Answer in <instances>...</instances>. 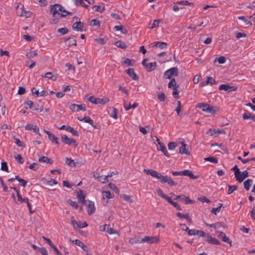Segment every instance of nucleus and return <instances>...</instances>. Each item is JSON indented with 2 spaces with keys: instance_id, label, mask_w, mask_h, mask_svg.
Returning a JSON list of instances; mask_svg holds the SVG:
<instances>
[{
  "instance_id": "nucleus-8",
  "label": "nucleus",
  "mask_w": 255,
  "mask_h": 255,
  "mask_svg": "<svg viewBox=\"0 0 255 255\" xmlns=\"http://www.w3.org/2000/svg\"><path fill=\"white\" fill-rule=\"evenodd\" d=\"M71 242L76 245L79 246V247H81L82 250L87 254H88L89 252H90V250L89 247L85 245L82 242H81L80 241L76 239L74 240L71 241Z\"/></svg>"
},
{
  "instance_id": "nucleus-42",
  "label": "nucleus",
  "mask_w": 255,
  "mask_h": 255,
  "mask_svg": "<svg viewBox=\"0 0 255 255\" xmlns=\"http://www.w3.org/2000/svg\"><path fill=\"white\" fill-rule=\"evenodd\" d=\"M38 160L41 163H51V162H50V159L46 156H41L39 157Z\"/></svg>"
},
{
  "instance_id": "nucleus-18",
  "label": "nucleus",
  "mask_w": 255,
  "mask_h": 255,
  "mask_svg": "<svg viewBox=\"0 0 255 255\" xmlns=\"http://www.w3.org/2000/svg\"><path fill=\"white\" fill-rule=\"evenodd\" d=\"M25 128L26 130H32L34 132L36 133L39 135H41V134L39 132V128L36 126H34L32 124H27L25 126Z\"/></svg>"
},
{
  "instance_id": "nucleus-62",
  "label": "nucleus",
  "mask_w": 255,
  "mask_h": 255,
  "mask_svg": "<svg viewBox=\"0 0 255 255\" xmlns=\"http://www.w3.org/2000/svg\"><path fill=\"white\" fill-rule=\"evenodd\" d=\"M110 189H112L113 190L115 191L116 193H119V190L118 188L116 187L115 184L110 183L108 185Z\"/></svg>"
},
{
  "instance_id": "nucleus-7",
  "label": "nucleus",
  "mask_w": 255,
  "mask_h": 255,
  "mask_svg": "<svg viewBox=\"0 0 255 255\" xmlns=\"http://www.w3.org/2000/svg\"><path fill=\"white\" fill-rule=\"evenodd\" d=\"M159 237L158 236H145L141 242L142 243H146L147 244H154L159 242Z\"/></svg>"
},
{
  "instance_id": "nucleus-6",
  "label": "nucleus",
  "mask_w": 255,
  "mask_h": 255,
  "mask_svg": "<svg viewBox=\"0 0 255 255\" xmlns=\"http://www.w3.org/2000/svg\"><path fill=\"white\" fill-rule=\"evenodd\" d=\"M148 61V59L145 58L142 60L141 64L146 68L148 72H150L155 69L156 66V64L154 62L147 63Z\"/></svg>"
},
{
  "instance_id": "nucleus-46",
  "label": "nucleus",
  "mask_w": 255,
  "mask_h": 255,
  "mask_svg": "<svg viewBox=\"0 0 255 255\" xmlns=\"http://www.w3.org/2000/svg\"><path fill=\"white\" fill-rule=\"evenodd\" d=\"M168 87L170 89L177 87L175 79H172L168 85Z\"/></svg>"
},
{
  "instance_id": "nucleus-31",
  "label": "nucleus",
  "mask_w": 255,
  "mask_h": 255,
  "mask_svg": "<svg viewBox=\"0 0 255 255\" xmlns=\"http://www.w3.org/2000/svg\"><path fill=\"white\" fill-rule=\"evenodd\" d=\"M210 105L207 104L199 103L198 104L197 107L201 109L203 111L207 113L209 110Z\"/></svg>"
},
{
  "instance_id": "nucleus-41",
  "label": "nucleus",
  "mask_w": 255,
  "mask_h": 255,
  "mask_svg": "<svg viewBox=\"0 0 255 255\" xmlns=\"http://www.w3.org/2000/svg\"><path fill=\"white\" fill-rule=\"evenodd\" d=\"M204 159L206 161H209L214 163H218V159L216 157L213 156L207 157L204 158Z\"/></svg>"
},
{
  "instance_id": "nucleus-14",
  "label": "nucleus",
  "mask_w": 255,
  "mask_h": 255,
  "mask_svg": "<svg viewBox=\"0 0 255 255\" xmlns=\"http://www.w3.org/2000/svg\"><path fill=\"white\" fill-rule=\"evenodd\" d=\"M216 233L217 236L220 239H221L224 242L227 243L229 244L230 246H231V241L230 240V239L226 236L224 233L217 231Z\"/></svg>"
},
{
  "instance_id": "nucleus-56",
  "label": "nucleus",
  "mask_w": 255,
  "mask_h": 255,
  "mask_svg": "<svg viewBox=\"0 0 255 255\" xmlns=\"http://www.w3.org/2000/svg\"><path fill=\"white\" fill-rule=\"evenodd\" d=\"M129 243L131 244H135L137 243H141L142 242H141V240H139V239L134 238L130 239L129 240Z\"/></svg>"
},
{
  "instance_id": "nucleus-9",
  "label": "nucleus",
  "mask_w": 255,
  "mask_h": 255,
  "mask_svg": "<svg viewBox=\"0 0 255 255\" xmlns=\"http://www.w3.org/2000/svg\"><path fill=\"white\" fill-rule=\"evenodd\" d=\"M205 241L212 245H220L221 244V242L215 238H213L208 234L205 236Z\"/></svg>"
},
{
  "instance_id": "nucleus-63",
  "label": "nucleus",
  "mask_w": 255,
  "mask_h": 255,
  "mask_svg": "<svg viewBox=\"0 0 255 255\" xmlns=\"http://www.w3.org/2000/svg\"><path fill=\"white\" fill-rule=\"evenodd\" d=\"M158 99L161 102L165 101L166 97L165 94L163 93H161L157 95Z\"/></svg>"
},
{
  "instance_id": "nucleus-53",
  "label": "nucleus",
  "mask_w": 255,
  "mask_h": 255,
  "mask_svg": "<svg viewBox=\"0 0 255 255\" xmlns=\"http://www.w3.org/2000/svg\"><path fill=\"white\" fill-rule=\"evenodd\" d=\"M15 159L16 160L17 162L20 163H23L24 162V159L22 158L20 154H16L14 155Z\"/></svg>"
},
{
  "instance_id": "nucleus-2",
  "label": "nucleus",
  "mask_w": 255,
  "mask_h": 255,
  "mask_svg": "<svg viewBox=\"0 0 255 255\" xmlns=\"http://www.w3.org/2000/svg\"><path fill=\"white\" fill-rule=\"evenodd\" d=\"M144 172L148 175H150L152 177L158 179L162 183H167L171 186H175L177 185L172 179L167 176H163L159 172L152 169H144Z\"/></svg>"
},
{
  "instance_id": "nucleus-44",
  "label": "nucleus",
  "mask_w": 255,
  "mask_h": 255,
  "mask_svg": "<svg viewBox=\"0 0 255 255\" xmlns=\"http://www.w3.org/2000/svg\"><path fill=\"white\" fill-rule=\"evenodd\" d=\"M238 19L243 20L246 25H249L250 26L252 25V23L245 16H239Z\"/></svg>"
},
{
  "instance_id": "nucleus-16",
  "label": "nucleus",
  "mask_w": 255,
  "mask_h": 255,
  "mask_svg": "<svg viewBox=\"0 0 255 255\" xmlns=\"http://www.w3.org/2000/svg\"><path fill=\"white\" fill-rule=\"evenodd\" d=\"M249 173L247 170L244 171L242 173L239 171V174L236 176V180L239 182H242L248 176Z\"/></svg>"
},
{
  "instance_id": "nucleus-52",
  "label": "nucleus",
  "mask_w": 255,
  "mask_h": 255,
  "mask_svg": "<svg viewBox=\"0 0 255 255\" xmlns=\"http://www.w3.org/2000/svg\"><path fill=\"white\" fill-rule=\"evenodd\" d=\"M238 159L240 160L244 164L247 163V162L255 160V157L252 158L243 159L240 156L238 157Z\"/></svg>"
},
{
  "instance_id": "nucleus-49",
  "label": "nucleus",
  "mask_w": 255,
  "mask_h": 255,
  "mask_svg": "<svg viewBox=\"0 0 255 255\" xmlns=\"http://www.w3.org/2000/svg\"><path fill=\"white\" fill-rule=\"evenodd\" d=\"M176 3L180 4V5H192L194 6V3L192 2H190L187 0H182L180 1H178L176 2Z\"/></svg>"
},
{
  "instance_id": "nucleus-47",
  "label": "nucleus",
  "mask_w": 255,
  "mask_h": 255,
  "mask_svg": "<svg viewBox=\"0 0 255 255\" xmlns=\"http://www.w3.org/2000/svg\"><path fill=\"white\" fill-rule=\"evenodd\" d=\"M105 9V6L102 7L100 5H95L93 6V9L96 11H99L100 12H102Z\"/></svg>"
},
{
  "instance_id": "nucleus-22",
  "label": "nucleus",
  "mask_w": 255,
  "mask_h": 255,
  "mask_svg": "<svg viewBox=\"0 0 255 255\" xmlns=\"http://www.w3.org/2000/svg\"><path fill=\"white\" fill-rule=\"evenodd\" d=\"M83 26V23L81 22L80 20L77 21L72 25L73 29L78 31H82Z\"/></svg>"
},
{
  "instance_id": "nucleus-17",
  "label": "nucleus",
  "mask_w": 255,
  "mask_h": 255,
  "mask_svg": "<svg viewBox=\"0 0 255 255\" xmlns=\"http://www.w3.org/2000/svg\"><path fill=\"white\" fill-rule=\"evenodd\" d=\"M77 119L80 121L84 122L85 123H89L94 128H96V126L94 124L93 121L88 116H86L84 118L78 117Z\"/></svg>"
},
{
  "instance_id": "nucleus-58",
  "label": "nucleus",
  "mask_w": 255,
  "mask_h": 255,
  "mask_svg": "<svg viewBox=\"0 0 255 255\" xmlns=\"http://www.w3.org/2000/svg\"><path fill=\"white\" fill-rule=\"evenodd\" d=\"M25 105L26 109H31L33 106V103L30 100H27L25 102Z\"/></svg>"
},
{
  "instance_id": "nucleus-19",
  "label": "nucleus",
  "mask_w": 255,
  "mask_h": 255,
  "mask_svg": "<svg viewBox=\"0 0 255 255\" xmlns=\"http://www.w3.org/2000/svg\"><path fill=\"white\" fill-rule=\"evenodd\" d=\"M219 90H224L226 91L231 92L235 91L236 88L234 86H231L228 84H222L219 87Z\"/></svg>"
},
{
  "instance_id": "nucleus-37",
  "label": "nucleus",
  "mask_w": 255,
  "mask_h": 255,
  "mask_svg": "<svg viewBox=\"0 0 255 255\" xmlns=\"http://www.w3.org/2000/svg\"><path fill=\"white\" fill-rule=\"evenodd\" d=\"M102 197L104 200L105 199H110L113 198V195L110 191H105L102 192Z\"/></svg>"
},
{
  "instance_id": "nucleus-50",
  "label": "nucleus",
  "mask_w": 255,
  "mask_h": 255,
  "mask_svg": "<svg viewBox=\"0 0 255 255\" xmlns=\"http://www.w3.org/2000/svg\"><path fill=\"white\" fill-rule=\"evenodd\" d=\"M177 146L176 142H169L168 144V147L169 150H174Z\"/></svg>"
},
{
  "instance_id": "nucleus-51",
  "label": "nucleus",
  "mask_w": 255,
  "mask_h": 255,
  "mask_svg": "<svg viewBox=\"0 0 255 255\" xmlns=\"http://www.w3.org/2000/svg\"><path fill=\"white\" fill-rule=\"evenodd\" d=\"M101 24V21L97 19H93L90 23V25L91 26H97L98 27H100Z\"/></svg>"
},
{
  "instance_id": "nucleus-28",
  "label": "nucleus",
  "mask_w": 255,
  "mask_h": 255,
  "mask_svg": "<svg viewBox=\"0 0 255 255\" xmlns=\"http://www.w3.org/2000/svg\"><path fill=\"white\" fill-rule=\"evenodd\" d=\"M253 183V180L251 179H248L244 182L245 189L248 191Z\"/></svg>"
},
{
  "instance_id": "nucleus-61",
  "label": "nucleus",
  "mask_w": 255,
  "mask_h": 255,
  "mask_svg": "<svg viewBox=\"0 0 255 255\" xmlns=\"http://www.w3.org/2000/svg\"><path fill=\"white\" fill-rule=\"evenodd\" d=\"M186 231H188V234L190 236L192 235H196V232H197V230L192 229L190 230L188 228L186 227L185 229Z\"/></svg>"
},
{
  "instance_id": "nucleus-39",
  "label": "nucleus",
  "mask_w": 255,
  "mask_h": 255,
  "mask_svg": "<svg viewBox=\"0 0 255 255\" xmlns=\"http://www.w3.org/2000/svg\"><path fill=\"white\" fill-rule=\"evenodd\" d=\"M223 205L221 203H219L217 207H214L212 209L211 212L214 215H217L218 213L220 211V210Z\"/></svg>"
},
{
  "instance_id": "nucleus-15",
  "label": "nucleus",
  "mask_w": 255,
  "mask_h": 255,
  "mask_svg": "<svg viewBox=\"0 0 255 255\" xmlns=\"http://www.w3.org/2000/svg\"><path fill=\"white\" fill-rule=\"evenodd\" d=\"M167 43L163 42H154L149 45V48H166Z\"/></svg>"
},
{
  "instance_id": "nucleus-45",
  "label": "nucleus",
  "mask_w": 255,
  "mask_h": 255,
  "mask_svg": "<svg viewBox=\"0 0 255 255\" xmlns=\"http://www.w3.org/2000/svg\"><path fill=\"white\" fill-rule=\"evenodd\" d=\"M37 54V53L36 50H34L33 51L27 53L26 56L27 58L31 59L33 58V57L36 56Z\"/></svg>"
},
{
  "instance_id": "nucleus-13",
  "label": "nucleus",
  "mask_w": 255,
  "mask_h": 255,
  "mask_svg": "<svg viewBox=\"0 0 255 255\" xmlns=\"http://www.w3.org/2000/svg\"><path fill=\"white\" fill-rule=\"evenodd\" d=\"M216 84L215 80L211 76H207L206 80L201 83V86L204 87L207 85H213Z\"/></svg>"
},
{
  "instance_id": "nucleus-10",
  "label": "nucleus",
  "mask_w": 255,
  "mask_h": 255,
  "mask_svg": "<svg viewBox=\"0 0 255 255\" xmlns=\"http://www.w3.org/2000/svg\"><path fill=\"white\" fill-rule=\"evenodd\" d=\"M69 108L71 111L76 112L86 111V106L84 104L76 105L73 104L70 105Z\"/></svg>"
},
{
  "instance_id": "nucleus-57",
  "label": "nucleus",
  "mask_w": 255,
  "mask_h": 255,
  "mask_svg": "<svg viewBox=\"0 0 255 255\" xmlns=\"http://www.w3.org/2000/svg\"><path fill=\"white\" fill-rule=\"evenodd\" d=\"M0 169L1 170L8 172V169L7 163L6 162H1Z\"/></svg>"
},
{
  "instance_id": "nucleus-29",
  "label": "nucleus",
  "mask_w": 255,
  "mask_h": 255,
  "mask_svg": "<svg viewBox=\"0 0 255 255\" xmlns=\"http://www.w3.org/2000/svg\"><path fill=\"white\" fill-rule=\"evenodd\" d=\"M43 184L46 185H49V186H52L53 185L57 184V182L53 179L50 178L47 180L44 179Z\"/></svg>"
},
{
  "instance_id": "nucleus-38",
  "label": "nucleus",
  "mask_w": 255,
  "mask_h": 255,
  "mask_svg": "<svg viewBox=\"0 0 255 255\" xmlns=\"http://www.w3.org/2000/svg\"><path fill=\"white\" fill-rule=\"evenodd\" d=\"M107 228L106 232L110 235L118 234V232L115 231L113 228L110 227L109 225L107 224Z\"/></svg>"
},
{
  "instance_id": "nucleus-26",
  "label": "nucleus",
  "mask_w": 255,
  "mask_h": 255,
  "mask_svg": "<svg viewBox=\"0 0 255 255\" xmlns=\"http://www.w3.org/2000/svg\"><path fill=\"white\" fill-rule=\"evenodd\" d=\"M109 114L110 115V116L114 118V119H118L117 111L115 108H110L109 110Z\"/></svg>"
},
{
  "instance_id": "nucleus-30",
  "label": "nucleus",
  "mask_w": 255,
  "mask_h": 255,
  "mask_svg": "<svg viewBox=\"0 0 255 255\" xmlns=\"http://www.w3.org/2000/svg\"><path fill=\"white\" fill-rule=\"evenodd\" d=\"M221 133V131L219 129H209L207 132L208 134H209L211 136H214L215 137L217 136L218 135Z\"/></svg>"
},
{
  "instance_id": "nucleus-60",
  "label": "nucleus",
  "mask_w": 255,
  "mask_h": 255,
  "mask_svg": "<svg viewBox=\"0 0 255 255\" xmlns=\"http://www.w3.org/2000/svg\"><path fill=\"white\" fill-rule=\"evenodd\" d=\"M218 111V108L216 107L209 106V110H208L207 113L211 114H214L216 112Z\"/></svg>"
},
{
  "instance_id": "nucleus-64",
  "label": "nucleus",
  "mask_w": 255,
  "mask_h": 255,
  "mask_svg": "<svg viewBox=\"0 0 255 255\" xmlns=\"http://www.w3.org/2000/svg\"><path fill=\"white\" fill-rule=\"evenodd\" d=\"M58 32L61 33V34L63 35L68 33V29L66 27L60 28L58 29Z\"/></svg>"
},
{
  "instance_id": "nucleus-36",
  "label": "nucleus",
  "mask_w": 255,
  "mask_h": 255,
  "mask_svg": "<svg viewBox=\"0 0 255 255\" xmlns=\"http://www.w3.org/2000/svg\"><path fill=\"white\" fill-rule=\"evenodd\" d=\"M243 118L244 120L251 119L255 122V116L251 114L244 113L243 114Z\"/></svg>"
},
{
  "instance_id": "nucleus-21",
  "label": "nucleus",
  "mask_w": 255,
  "mask_h": 255,
  "mask_svg": "<svg viewBox=\"0 0 255 255\" xmlns=\"http://www.w3.org/2000/svg\"><path fill=\"white\" fill-rule=\"evenodd\" d=\"M176 216L180 218H184L186 219L187 222H188L189 224L191 223L192 219L190 217L189 214L188 213L182 214L180 212H177Z\"/></svg>"
},
{
  "instance_id": "nucleus-4",
  "label": "nucleus",
  "mask_w": 255,
  "mask_h": 255,
  "mask_svg": "<svg viewBox=\"0 0 255 255\" xmlns=\"http://www.w3.org/2000/svg\"><path fill=\"white\" fill-rule=\"evenodd\" d=\"M178 69L176 67H172L167 70L164 73V77L166 79H171L174 76H177Z\"/></svg>"
},
{
  "instance_id": "nucleus-32",
  "label": "nucleus",
  "mask_w": 255,
  "mask_h": 255,
  "mask_svg": "<svg viewBox=\"0 0 255 255\" xmlns=\"http://www.w3.org/2000/svg\"><path fill=\"white\" fill-rule=\"evenodd\" d=\"M98 181L102 183H105L108 181V176L107 175H101L95 178Z\"/></svg>"
},
{
  "instance_id": "nucleus-23",
  "label": "nucleus",
  "mask_w": 255,
  "mask_h": 255,
  "mask_svg": "<svg viewBox=\"0 0 255 255\" xmlns=\"http://www.w3.org/2000/svg\"><path fill=\"white\" fill-rule=\"evenodd\" d=\"M65 45L68 47H70L73 45H76V40L72 37H69L65 40Z\"/></svg>"
},
{
  "instance_id": "nucleus-1",
  "label": "nucleus",
  "mask_w": 255,
  "mask_h": 255,
  "mask_svg": "<svg viewBox=\"0 0 255 255\" xmlns=\"http://www.w3.org/2000/svg\"><path fill=\"white\" fill-rule=\"evenodd\" d=\"M50 13L53 19H50L52 24H56L59 17H64L67 15H72V13L66 11L64 7L59 4H55L50 6Z\"/></svg>"
},
{
  "instance_id": "nucleus-12",
  "label": "nucleus",
  "mask_w": 255,
  "mask_h": 255,
  "mask_svg": "<svg viewBox=\"0 0 255 255\" xmlns=\"http://www.w3.org/2000/svg\"><path fill=\"white\" fill-rule=\"evenodd\" d=\"M62 141L68 145H75L76 143V140L73 138H69L66 135H62L61 136Z\"/></svg>"
},
{
  "instance_id": "nucleus-25",
  "label": "nucleus",
  "mask_w": 255,
  "mask_h": 255,
  "mask_svg": "<svg viewBox=\"0 0 255 255\" xmlns=\"http://www.w3.org/2000/svg\"><path fill=\"white\" fill-rule=\"evenodd\" d=\"M182 175L187 176H189L191 179H196L197 178V176H195L193 174L192 171L186 169L183 171H181Z\"/></svg>"
},
{
  "instance_id": "nucleus-43",
  "label": "nucleus",
  "mask_w": 255,
  "mask_h": 255,
  "mask_svg": "<svg viewBox=\"0 0 255 255\" xmlns=\"http://www.w3.org/2000/svg\"><path fill=\"white\" fill-rule=\"evenodd\" d=\"M31 92L33 95L36 97H39V89L37 87V86L33 87L31 90Z\"/></svg>"
},
{
  "instance_id": "nucleus-48",
  "label": "nucleus",
  "mask_w": 255,
  "mask_h": 255,
  "mask_svg": "<svg viewBox=\"0 0 255 255\" xmlns=\"http://www.w3.org/2000/svg\"><path fill=\"white\" fill-rule=\"evenodd\" d=\"M31 15V13L30 11L22 9L20 14H19V16H25V17H30Z\"/></svg>"
},
{
  "instance_id": "nucleus-40",
  "label": "nucleus",
  "mask_w": 255,
  "mask_h": 255,
  "mask_svg": "<svg viewBox=\"0 0 255 255\" xmlns=\"http://www.w3.org/2000/svg\"><path fill=\"white\" fill-rule=\"evenodd\" d=\"M48 138L52 142L55 143L57 144H59L58 138L53 133H51L49 136H48Z\"/></svg>"
},
{
  "instance_id": "nucleus-54",
  "label": "nucleus",
  "mask_w": 255,
  "mask_h": 255,
  "mask_svg": "<svg viewBox=\"0 0 255 255\" xmlns=\"http://www.w3.org/2000/svg\"><path fill=\"white\" fill-rule=\"evenodd\" d=\"M228 194H230L237 189V186L235 185H229Z\"/></svg>"
},
{
  "instance_id": "nucleus-20",
  "label": "nucleus",
  "mask_w": 255,
  "mask_h": 255,
  "mask_svg": "<svg viewBox=\"0 0 255 255\" xmlns=\"http://www.w3.org/2000/svg\"><path fill=\"white\" fill-rule=\"evenodd\" d=\"M135 60L129 58H122L121 63L122 65H126L128 66H132L135 63Z\"/></svg>"
},
{
  "instance_id": "nucleus-35",
  "label": "nucleus",
  "mask_w": 255,
  "mask_h": 255,
  "mask_svg": "<svg viewBox=\"0 0 255 255\" xmlns=\"http://www.w3.org/2000/svg\"><path fill=\"white\" fill-rule=\"evenodd\" d=\"M44 77L51 79L53 81H55L57 79V76L53 74L51 72H47L45 73Z\"/></svg>"
},
{
  "instance_id": "nucleus-27",
  "label": "nucleus",
  "mask_w": 255,
  "mask_h": 255,
  "mask_svg": "<svg viewBox=\"0 0 255 255\" xmlns=\"http://www.w3.org/2000/svg\"><path fill=\"white\" fill-rule=\"evenodd\" d=\"M88 213L89 215H91L95 211V208L94 202L89 201L88 204Z\"/></svg>"
},
{
  "instance_id": "nucleus-5",
  "label": "nucleus",
  "mask_w": 255,
  "mask_h": 255,
  "mask_svg": "<svg viewBox=\"0 0 255 255\" xmlns=\"http://www.w3.org/2000/svg\"><path fill=\"white\" fill-rule=\"evenodd\" d=\"M179 142L181 144V146L179 149V153L182 154H184L189 155L190 154L189 146L185 143L184 139L183 138H180Z\"/></svg>"
},
{
  "instance_id": "nucleus-34",
  "label": "nucleus",
  "mask_w": 255,
  "mask_h": 255,
  "mask_svg": "<svg viewBox=\"0 0 255 255\" xmlns=\"http://www.w3.org/2000/svg\"><path fill=\"white\" fill-rule=\"evenodd\" d=\"M181 197L180 200L184 201L185 204H192L194 203V201L190 200L188 197L185 196V195H180Z\"/></svg>"
},
{
  "instance_id": "nucleus-24",
  "label": "nucleus",
  "mask_w": 255,
  "mask_h": 255,
  "mask_svg": "<svg viewBox=\"0 0 255 255\" xmlns=\"http://www.w3.org/2000/svg\"><path fill=\"white\" fill-rule=\"evenodd\" d=\"M126 72L132 80H136L137 79V75L134 72L133 69L128 68L126 70Z\"/></svg>"
},
{
  "instance_id": "nucleus-3",
  "label": "nucleus",
  "mask_w": 255,
  "mask_h": 255,
  "mask_svg": "<svg viewBox=\"0 0 255 255\" xmlns=\"http://www.w3.org/2000/svg\"><path fill=\"white\" fill-rule=\"evenodd\" d=\"M88 100L92 104H102L104 105L109 102V99L107 97L103 98H95L93 96H90L88 98Z\"/></svg>"
},
{
  "instance_id": "nucleus-11",
  "label": "nucleus",
  "mask_w": 255,
  "mask_h": 255,
  "mask_svg": "<svg viewBox=\"0 0 255 255\" xmlns=\"http://www.w3.org/2000/svg\"><path fill=\"white\" fill-rule=\"evenodd\" d=\"M59 129H65L66 131L71 132L72 135L78 136L79 135L78 132L75 130L74 128L70 126H66L63 125L58 128Z\"/></svg>"
},
{
  "instance_id": "nucleus-55",
  "label": "nucleus",
  "mask_w": 255,
  "mask_h": 255,
  "mask_svg": "<svg viewBox=\"0 0 255 255\" xmlns=\"http://www.w3.org/2000/svg\"><path fill=\"white\" fill-rule=\"evenodd\" d=\"M116 46L118 47V48H127L128 47L127 45H126L125 44V43L123 42V41H118L116 43Z\"/></svg>"
},
{
  "instance_id": "nucleus-59",
  "label": "nucleus",
  "mask_w": 255,
  "mask_h": 255,
  "mask_svg": "<svg viewBox=\"0 0 255 255\" xmlns=\"http://www.w3.org/2000/svg\"><path fill=\"white\" fill-rule=\"evenodd\" d=\"M95 40L98 43H100L101 44H103L106 43V42L107 40V38H96Z\"/></svg>"
},
{
  "instance_id": "nucleus-33",
  "label": "nucleus",
  "mask_w": 255,
  "mask_h": 255,
  "mask_svg": "<svg viewBox=\"0 0 255 255\" xmlns=\"http://www.w3.org/2000/svg\"><path fill=\"white\" fill-rule=\"evenodd\" d=\"M77 197H78V200L80 202H81L83 204L85 203L86 201H85V195L83 194L82 191H80L79 192H78Z\"/></svg>"
}]
</instances>
